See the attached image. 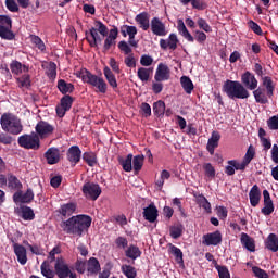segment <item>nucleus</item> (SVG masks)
Wrapping results in <instances>:
<instances>
[{
  "label": "nucleus",
  "instance_id": "obj_5",
  "mask_svg": "<svg viewBox=\"0 0 278 278\" xmlns=\"http://www.w3.org/2000/svg\"><path fill=\"white\" fill-rule=\"evenodd\" d=\"M177 29L178 34L185 38L187 42H194V40L199 45H205V41L207 40V35L203 33L202 30H193V36L190 34V30L186 27V24L184 23V20L177 21Z\"/></svg>",
  "mask_w": 278,
  "mask_h": 278
},
{
  "label": "nucleus",
  "instance_id": "obj_42",
  "mask_svg": "<svg viewBox=\"0 0 278 278\" xmlns=\"http://www.w3.org/2000/svg\"><path fill=\"white\" fill-rule=\"evenodd\" d=\"M12 27L0 25V38L3 40H14V33H12Z\"/></svg>",
  "mask_w": 278,
  "mask_h": 278
},
{
  "label": "nucleus",
  "instance_id": "obj_62",
  "mask_svg": "<svg viewBox=\"0 0 278 278\" xmlns=\"http://www.w3.org/2000/svg\"><path fill=\"white\" fill-rule=\"evenodd\" d=\"M14 142V138L12 136L8 135L7 132L0 134V144H12Z\"/></svg>",
  "mask_w": 278,
  "mask_h": 278
},
{
  "label": "nucleus",
  "instance_id": "obj_30",
  "mask_svg": "<svg viewBox=\"0 0 278 278\" xmlns=\"http://www.w3.org/2000/svg\"><path fill=\"white\" fill-rule=\"evenodd\" d=\"M125 256L129 260H138V257L142 256V251L136 244H130L124 250Z\"/></svg>",
  "mask_w": 278,
  "mask_h": 278
},
{
  "label": "nucleus",
  "instance_id": "obj_8",
  "mask_svg": "<svg viewBox=\"0 0 278 278\" xmlns=\"http://www.w3.org/2000/svg\"><path fill=\"white\" fill-rule=\"evenodd\" d=\"M17 144L22 147V149L38 151V149H40V137H38L36 132L22 135L17 139Z\"/></svg>",
  "mask_w": 278,
  "mask_h": 278
},
{
  "label": "nucleus",
  "instance_id": "obj_16",
  "mask_svg": "<svg viewBox=\"0 0 278 278\" xmlns=\"http://www.w3.org/2000/svg\"><path fill=\"white\" fill-rule=\"evenodd\" d=\"M155 81H168L170 79V68L164 63H160L154 75Z\"/></svg>",
  "mask_w": 278,
  "mask_h": 278
},
{
  "label": "nucleus",
  "instance_id": "obj_19",
  "mask_svg": "<svg viewBox=\"0 0 278 278\" xmlns=\"http://www.w3.org/2000/svg\"><path fill=\"white\" fill-rule=\"evenodd\" d=\"M151 15L148 12H141L136 15L135 21L139 24L140 29L143 31H149V27H151L150 20Z\"/></svg>",
  "mask_w": 278,
  "mask_h": 278
},
{
  "label": "nucleus",
  "instance_id": "obj_28",
  "mask_svg": "<svg viewBox=\"0 0 278 278\" xmlns=\"http://www.w3.org/2000/svg\"><path fill=\"white\" fill-rule=\"evenodd\" d=\"M87 271L89 275H98V273H101V263H99L97 257H90L87 261Z\"/></svg>",
  "mask_w": 278,
  "mask_h": 278
},
{
  "label": "nucleus",
  "instance_id": "obj_31",
  "mask_svg": "<svg viewBox=\"0 0 278 278\" xmlns=\"http://www.w3.org/2000/svg\"><path fill=\"white\" fill-rule=\"evenodd\" d=\"M262 84L267 92V97L269 99H273L275 94V83H273V78H270L269 76H263Z\"/></svg>",
  "mask_w": 278,
  "mask_h": 278
},
{
  "label": "nucleus",
  "instance_id": "obj_25",
  "mask_svg": "<svg viewBox=\"0 0 278 278\" xmlns=\"http://www.w3.org/2000/svg\"><path fill=\"white\" fill-rule=\"evenodd\" d=\"M103 75L109 84V86L113 89L116 90L118 88V81L116 80V75H114V72L108 66L103 68Z\"/></svg>",
  "mask_w": 278,
  "mask_h": 278
},
{
  "label": "nucleus",
  "instance_id": "obj_3",
  "mask_svg": "<svg viewBox=\"0 0 278 278\" xmlns=\"http://www.w3.org/2000/svg\"><path fill=\"white\" fill-rule=\"evenodd\" d=\"M79 77L84 84H88L94 88L96 92L105 94L108 92V83L101 76L92 74L90 71L83 68L80 70Z\"/></svg>",
  "mask_w": 278,
  "mask_h": 278
},
{
  "label": "nucleus",
  "instance_id": "obj_37",
  "mask_svg": "<svg viewBox=\"0 0 278 278\" xmlns=\"http://www.w3.org/2000/svg\"><path fill=\"white\" fill-rule=\"evenodd\" d=\"M121 34L124 38H136V35L138 34V28L136 26H129V25H123L121 27Z\"/></svg>",
  "mask_w": 278,
  "mask_h": 278
},
{
  "label": "nucleus",
  "instance_id": "obj_59",
  "mask_svg": "<svg viewBox=\"0 0 278 278\" xmlns=\"http://www.w3.org/2000/svg\"><path fill=\"white\" fill-rule=\"evenodd\" d=\"M117 47H118L119 51L125 53V55H129L132 51L131 47H129V43H127V41H125V40L119 41Z\"/></svg>",
  "mask_w": 278,
  "mask_h": 278
},
{
  "label": "nucleus",
  "instance_id": "obj_39",
  "mask_svg": "<svg viewBox=\"0 0 278 278\" xmlns=\"http://www.w3.org/2000/svg\"><path fill=\"white\" fill-rule=\"evenodd\" d=\"M152 74L153 68L139 67L137 71V77L140 81H149Z\"/></svg>",
  "mask_w": 278,
  "mask_h": 278
},
{
  "label": "nucleus",
  "instance_id": "obj_38",
  "mask_svg": "<svg viewBox=\"0 0 278 278\" xmlns=\"http://www.w3.org/2000/svg\"><path fill=\"white\" fill-rule=\"evenodd\" d=\"M40 270H41V275H43V277L46 278H55V269H51V265L49 264V262L43 261L41 266H40Z\"/></svg>",
  "mask_w": 278,
  "mask_h": 278
},
{
  "label": "nucleus",
  "instance_id": "obj_35",
  "mask_svg": "<svg viewBox=\"0 0 278 278\" xmlns=\"http://www.w3.org/2000/svg\"><path fill=\"white\" fill-rule=\"evenodd\" d=\"M186 228L182 226V224H175L169 227V236L173 238V240H177L184 236V230Z\"/></svg>",
  "mask_w": 278,
  "mask_h": 278
},
{
  "label": "nucleus",
  "instance_id": "obj_60",
  "mask_svg": "<svg viewBox=\"0 0 278 278\" xmlns=\"http://www.w3.org/2000/svg\"><path fill=\"white\" fill-rule=\"evenodd\" d=\"M252 273L257 278H268V273H266V270L260 268L258 266H253Z\"/></svg>",
  "mask_w": 278,
  "mask_h": 278
},
{
  "label": "nucleus",
  "instance_id": "obj_17",
  "mask_svg": "<svg viewBox=\"0 0 278 278\" xmlns=\"http://www.w3.org/2000/svg\"><path fill=\"white\" fill-rule=\"evenodd\" d=\"M151 31L154 36H166V25L160 21V17H153L151 20Z\"/></svg>",
  "mask_w": 278,
  "mask_h": 278
},
{
  "label": "nucleus",
  "instance_id": "obj_52",
  "mask_svg": "<svg viewBox=\"0 0 278 278\" xmlns=\"http://www.w3.org/2000/svg\"><path fill=\"white\" fill-rule=\"evenodd\" d=\"M17 84H20V88H29L31 86V77L29 74H24L17 78Z\"/></svg>",
  "mask_w": 278,
  "mask_h": 278
},
{
  "label": "nucleus",
  "instance_id": "obj_12",
  "mask_svg": "<svg viewBox=\"0 0 278 278\" xmlns=\"http://www.w3.org/2000/svg\"><path fill=\"white\" fill-rule=\"evenodd\" d=\"M177 45H179V38L175 33L169 34L167 40L160 39V47L161 49H163V51H166V49H170V51H175L177 49Z\"/></svg>",
  "mask_w": 278,
  "mask_h": 278
},
{
  "label": "nucleus",
  "instance_id": "obj_4",
  "mask_svg": "<svg viewBox=\"0 0 278 278\" xmlns=\"http://www.w3.org/2000/svg\"><path fill=\"white\" fill-rule=\"evenodd\" d=\"M0 125L3 131H8L13 136H18V134L23 131V124H21V119L12 113L2 114L0 118Z\"/></svg>",
  "mask_w": 278,
  "mask_h": 278
},
{
  "label": "nucleus",
  "instance_id": "obj_29",
  "mask_svg": "<svg viewBox=\"0 0 278 278\" xmlns=\"http://www.w3.org/2000/svg\"><path fill=\"white\" fill-rule=\"evenodd\" d=\"M58 89L61 92V94H71L75 92V85L72 83H66L64 79H59L58 80Z\"/></svg>",
  "mask_w": 278,
  "mask_h": 278
},
{
  "label": "nucleus",
  "instance_id": "obj_9",
  "mask_svg": "<svg viewBox=\"0 0 278 278\" xmlns=\"http://www.w3.org/2000/svg\"><path fill=\"white\" fill-rule=\"evenodd\" d=\"M81 192L86 199L97 201L99 197H101V186L94 182H85L81 188Z\"/></svg>",
  "mask_w": 278,
  "mask_h": 278
},
{
  "label": "nucleus",
  "instance_id": "obj_46",
  "mask_svg": "<svg viewBox=\"0 0 278 278\" xmlns=\"http://www.w3.org/2000/svg\"><path fill=\"white\" fill-rule=\"evenodd\" d=\"M83 160L88 166L92 167L97 164V154L94 152H85L83 154Z\"/></svg>",
  "mask_w": 278,
  "mask_h": 278
},
{
  "label": "nucleus",
  "instance_id": "obj_50",
  "mask_svg": "<svg viewBox=\"0 0 278 278\" xmlns=\"http://www.w3.org/2000/svg\"><path fill=\"white\" fill-rule=\"evenodd\" d=\"M254 159H255V148H253V146H249L247 153L243 156V162L250 165Z\"/></svg>",
  "mask_w": 278,
  "mask_h": 278
},
{
  "label": "nucleus",
  "instance_id": "obj_6",
  "mask_svg": "<svg viewBox=\"0 0 278 278\" xmlns=\"http://www.w3.org/2000/svg\"><path fill=\"white\" fill-rule=\"evenodd\" d=\"M94 25L97 28L91 27L89 29V33L86 31V40L88 41L89 46L92 48L99 47V42H101V37H99V34L101 36H108V26H105L103 22L96 21Z\"/></svg>",
  "mask_w": 278,
  "mask_h": 278
},
{
  "label": "nucleus",
  "instance_id": "obj_64",
  "mask_svg": "<svg viewBox=\"0 0 278 278\" xmlns=\"http://www.w3.org/2000/svg\"><path fill=\"white\" fill-rule=\"evenodd\" d=\"M267 125H268L269 129L277 130L278 129V115L271 116L267 121Z\"/></svg>",
  "mask_w": 278,
  "mask_h": 278
},
{
  "label": "nucleus",
  "instance_id": "obj_58",
  "mask_svg": "<svg viewBox=\"0 0 278 278\" xmlns=\"http://www.w3.org/2000/svg\"><path fill=\"white\" fill-rule=\"evenodd\" d=\"M166 179H170V172L163 169L161 172V178L159 180H156V186L159 188H163L164 187V181H166Z\"/></svg>",
  "mask_w": 278,
  "mask_h": 278
},
{
  "label": "nucleus",
  "instance_id": "obj_56",
  "mask_svg": "<svg viewBox=\"0 0 278 278\" xmlns=\"http://www.w3.org/2000/svg\"><path fill=\"white\" fill-rule=\"evenodd\" d=\"M215 268L218 273L219 278H231V274H229V269L227 268V266L216 265Z\"/></svg>",
  "mask_w": 278,
  "mask_h": 278
},
{
  "label": "nucleus",
  "instance_id": "obj_57",
  "mask_svg": "<svg viewBox=\"0 0 278 278\" xmlns=\"http://www.w3.org/2000/svg\"><path fill=\"white\" fill-rule=\"evenodd\" d=\"M264 216H270L275 212V204L273 202H264V207L261 210Z\"/></svg>",
  "mask_w": 278,
  "mask_h": 278
},
{
  "label": "nucleus",
  "instance_id": "obj_47",
  "mask_svg": "<svg viewBox=\"0 0 278 278\" xmlns=\"http://www.w3.org/2000/svg\"><path fill=\"white\" fill-rule=\"evenodd\" d=\"M74 101L75 99L72 96L65 94L63 98H61L60 106L64 108L68 112L71 108H73Z\"/></svg>",
  "mask_w": 278,
  "mask_h": 278
},
{
  "label": "nucleus",
  "instance_id": "obj_2",
  "mask_svg": "<svg viewBox=\"0 0 278 278\" xmlns=\"http://www.w3.org/2000/svg\"><path fill=\"white\" fill-rule=\"evenodd\" d=\"M92 226V217L86 214H79L70 217L68 219L62 218L60 227L64 233L68 236H77L81 238L84 233Z\"/></svg>",
  "mask_w": 278,
  "mask_h": 278
},
{
  "label": "nucleus",
  "instance_id": "obj_43",
  "mask_svg": "<svg viewBox=\"0 0 278 278\" xmlns=\"http://www.w3.org/2000/svg\"><path fill=\"white\" fill-rule=\"evenodd\" d=\"M169 251H170L172 255H174L177 264L184 265V252L181 251V249L177 248L176 245L170 244Z\"/></svg>",
  "mask_w": 278,
  "mask_h": 278
},
{
  "label": "nucleus",
  "instance_id": "obj_55",
  "mask_svg": "<svg viewBox=\"0 0 278 278\" xmlns=\"http://www.w3.org/2000/svg\"><path fill=\"white\" fill-rule=\"evenodd\" d=\"M203 170L210 179H214V177H216V168L212 166V163H204Z\"/></svg>",
  "mask_w": 278,
  "mask_h": 278
},
{
  "label": "nucleus",
  "instance_id": "obj_22",
  "mask_svg": "<svg viewBox=\"0 0 278 278\" xmlns=\"http://www.w3.org/2000/svg\"><path fill=\"white\" fill-rule=\"evenodd\" d=\"M76 210H77V204L70 202V203L61 205L60 208L56 210V212L63 218H67L68 216H73V214H75Z\"/></svg>",
  "mask_w": 278,
  "mask_h": 278
},
{
  "label": "nucleus",
  "instance_id": "obj_15",
  "mask_svg": "<svg viewBox=\"0 0 278 278\" xmlns=\"http://www.w3.org/2000/svg\"><path fill=\"white\" fill-rule=\"evenodd\" d=\"M142 214L144 220H148V223H155V220H157V216H160L157 206H155V203L153 202H151L147 207L143 208Z\"/></svg>",
  "mask_w": 278,
  "mask_h": 278
},
{
  "label": "nucleus",
  "instance_id": "obj_41",
  "mask_svg": "<svg viewBox=\"0 0 278 278\" xmlns=\"http://www.w3.org/2000/svg\"><path fill=\"white\" fill-rule=\"evenodd\" d=\"M166 112V103L162 100H159L153 103V113L155 116H164Z\"/></svg>",
  "mask_w": 278,
  "mask_h": 278
},
{
  "label": "nucleus",
  "instance_id": "obj_1",
  "mask_svg": "<svg viewBox=\"0 0 278 278\" xmlns=\"http://www.w3.org/2000/svg\"><path fill=\"white\" fill-rule=\"evenodd\" d=\"M257 84L258 81L257 78H255V75L247 71L241 75V83L227 79L224 83L222 90L232 101H236V99H249V97H251L249 90L257 89Z\"/></svg>",
  "mask_w": 278,
  "mask_h": 278
},
{
  "label": "nucleus",
  "instance_id": "obj_34",
  "mask_svg": "<svg viewBox=\"0 0 278 278\" xmlns=\"http://www.w3.org/2000/svg\"><path fill=\"white\" fill-rule=\"evenodd\" d=\"M193 197L197 198V203L200 207L205 210L207 214H212V204L210 203V201H207V198H205V195L194 193Z\"/></svg>",
  "mask_w": 278,
  "mask_h": 278
},
{
  "label": "nucleus",
  "instance_id": "obj_24",
  "mask_svg": "<svg viewBox=\"0 0 278 278\" xmlns=\"http://www.w3.org/2000/svg\"><path fill=\"white\" fill-rule=\"evenodd\" d=\"M219 141H220V132L213 131L206 144V149L211 155H214V151L216 148H218Z\"/></svg>",
  "mask_w": 278,
  "mask_h": 278
},
{
  "label": "nucleus",
  "instance_id": "obj_21",
  "mask_svg": "<svg viewBox=\"0 0 278 278\" xmlns=\"http://www.w3.org/2000/svg\"><path fill=\"white\" fill-rule=\"evenodd\" d=\"M250 205L252 207H257L260 205V201L262 199V191H260V187L254 185L249 192Z\"/></svg>",
  "mask_w": 278,
  "mask_h": 278
},
{
  "label": "nucleus",
  "instance_id": "obj_61",
  "mask_svg": "<svg viewBox=\"0 0 278 278\" xmlns=\"http://www.w3.org/2000/svg\"><path fill=\"white\" fill-rule=\"evenodd\" d=\"M112 47H116V40L110 37H106L104 39L103 52L106 53V51H110Z\"/></svg>",
  "mask_w": 278,
  "mask_h": 278
},
{
  "label": "nucleus",
  "instance_id": "obj_10",
  "mask_svg": "<svg viewBox=\"0 0 278 278\" xmlns=\"http://www.w3.org/2000/svg\"><path fill=\"white\" fill-rule=\"evenodd\" d=\"M202 240V244H205V247H218L223 242V233H220V230H216L203 235Z\"/></svg>",
  "mask_w": 278,
  "mask_h": 278
},
{
  "label": "nucleus",
  "instance_id": "obj_18",
  "mask_svg": "<svg viewBox=\"0 0 278 278\" xmlns=\"http://www.w3.org/2000/svg\"><path fill=\"white\" fill-rule=\"evenodd\" d=\"M43 157L47 160V164H50L51 166L58 164L60 162V149L55 147L49 148L45 152Z\"/></svg>",
  "mask_w": 278,
  "mask_h": 278
},
{
  "label": "nucleus",
  "instance_id": "obj_7",
  "mask_svg": "<svg viewBox=\"0 0 278 278\" xmlns=\"http://www.w3.org/2000/svg\"><path fill=\"white\" fill-rule=\"evenodd\" d=\"M54 270L56 273L58 278H77V273H75V267L68 265L64 257H56V262L54 263Z\"/></svg>",
  "mask_w": 278,
  "mask_h": 278
},
{
  "label": "nucleus",
  "instance_id": "obj_23",
  "mask_svg": "<svg viewBox=\"0 0 278 278\" xmlns=\"http://www.w3.org/2000/svg\"><path fill=\"white\" fill-rule=\"evenodd\" d=\"M253 97L256 103H260L261 105H266V103H268V91H266L265 88L258 87L257 89H254Z\"/></svg>",
  "mask_w": 278,
  "mask_h": 278
},
{
  "label": "nucleus",
  "instance_id": "obj_45",
  "mask_svg": "<svg viewBox=\"0 0 278 278\" xmlns=\"http://www.w3.org/2000/svg\"><path fill=\"white\" fill-rule=\"evenodd\" d=\"M122 273L127 278H136L138 273L136 271V267L131 265H122Z\"/></svg>",
  "mask_w": 278,
  "mask_h": 278
},
{
  "label": "nucleus",
  "instance_id": "obj_53",
  "mask_svg": "<svg viewBox=\"0 0 278 278\" xmlns=\"http://www.w3.org/2000/svg\"><path fill=\"white\" fill-rule=\"evenodd\" d=\"M47 75L49 79H55L58 77V65L51 61L48 66Z\"/></svg>",
  "mask_w": 278,
  "mask_h": 278
},
{
  "label": "nucleus",
  "instance_id": "obj_33",
  "mask_svg": "<svg viewBox=\"0 0 278 278\" xmlns=\"http://www.w3.org/2000/svg\"><path fill=\"white\" fill-rule=\"evenodd\" d=\"M11 72L13 75H21V73H29V65H23L18 61H12L10 64Z\"/></svg>",
  "mask_w": 278,
  "mask_h": 278
},
{
  "label": "nucleus",
  "instance_id": "obj_11",
  "mask_svg": "<svg viewBox=\"0 0 278 278\" xmlns=\"http://www.w3.org/2000/svg\"><path fill=\"white\" fill-rule=\"evenodd\" d=\"M35 131L38 135V138H49V136L55 131V127L49 124V122L40 121L36 125Z\"/></svg>",
  "mask_w": 278,
  "mask_h": 278
},
{
  "label": "nucleus",
  "instance_id": "obj_44",
  "mask_svg": "<svg viewBox=\"0 0 278 278\" xmlns=\"http://www.w3.org/2000/svg\"><path fill=\"white\" fill-rule=\"evenodd\" d=\"M21 212L23 220H34L36 218L34 210L29 206H21Z\"/></svg>",
  "mask_w": 278,
  "mask_h": 278
},
{
  "label": "nucleus",
  "instance_id": "obj_48",
  "mask_svg": "<svg viewBox=\"0 0 278 278\" xmlns=\"http://www.w3.org/2000/svg\"><path fill=\"white\" fill-rule=\"evenodd\" d=\"M114 242L116 249H121L122 251H125L129 247V241L127 240V237L119 236L115 239Z\"/></svg>",
  "mask_w": 278,
  "mask_h": 278
},
{
  "label": "nucleus",
  "instance_id": "obj_14",
  "mask_svg": "<svg viewBox=\"0 0 278 278\" xmlns=\"http://www.w3.org/2000/svg\"><path fill=\"white\" fill-rule=\"evenodd\" d=\"M14 203H31L34 201V190L28 188L25 193L23 191H16L13 194Z\"/></svg>",
  "mask_w": 278,
  "mask_h": 278
},
{
  "label": "nucleus",
  "instance_id": "obj_32",
  "mask_svg": "<svg viewBox=\"0 0 278 278\" xmlns=\"http://www.w3.org/2000/svg\"><path fill=\"white\" fill-rule=\"evenodd\" d=\"M132 160L134 154H128L126 157H118V163L122 165V168L125 170V173H131L134 170Z\"/></svg>",
  "mask_w": 278,
  "mask_h": 278
},
{
  "label": "nucleus",
  "instance_id": "obj_54",
  "mask_svg": "<svg viewBox=\"0 0 278 278\" xmlns=\"http://www.w3.org/2000/svg\"><path fill=\"white\" fill-rule=\"evenodd\" d=\"M30 41L37 47V49H39V51H45L47 49L45 41H42V39L36 35L30 36Z\"/></svg>",
  "mask_w": 278,
  "mask_h": 278
},
{
  "label": "nucleus",
  "instance_id": "obj_27",
  "mask_svg": "<svg viewBox=\"0 0 278 278\" xmlns=\"http://www.w3.org/2000/svg\"><path fill=\"white\" fill-rule=\"evenodd\" d=\"M241 244L250 253H255V239L251 238L247 232L241 233Z\"/></svg>",
  "mask_w": 278,
  "mask_h": 278
},
{
  "label": "nucleus",
  "instance_id": "obj_36",
  "mask_svg": "<svg viewBox=\"0 0 278 278\" xmlns=\"http://www.w3.org/2000/svg\"><path fill=\"white\" fill-rule=\"evenodd\" d=\"M180 85L185 90L186 94H192V90H194V84L192 83V79H190V77L182 76L180 78Z\"/></svg>",
  "mask_w": 278,
  "mask_h": 278
},
{
  "label": "nucleus",
  "instance_id": "obj_51",
  "mask_svg": "<svg viewBox=\"0 0 278 278\" xmlns=\"http://www.w3.org/2000/svg\"><path fill=\"white\" fill-rule=\"evenodd\" d=\"M227 164L235 166V170H241L242 173H244V170H247V166H249L248 163H245L243 160L241 163L238 162V160H229Z\"/></svg>",
  "mask_w": 278,
  "mask_h": 278
},
{
  "label": "nucleus",
  "instance_id": "obj_40",
  "mask_svg": "<svg viewBox=\"0 0 278 278\" xmlns=\"http://www.w3.org/2000/svg\"><path fill=\"white\" fill-rule=\"evenodd\" d=\"M142 166H144V155H136L132 157V168L135 170V175H138L142 170Z\"/></svg>",
  "mask_w": 278,
  "mask_h": 278
},
{
  "label": "nucleus",
  "instance_id": "obj_13",
  "mask_svg": "<svg viewBox=\"0 0 278 278\" xmlns=\"http://www.w3.org/2000/svg\"><path fill=\"white\" fill-rule=\"evenodd\" d=\"M66 157L72 166H77V164L81 162V149H79V146L70 147L66 153Z\"/></svg>",
  "mask_w": 278,
  "mask_h": 278
},
{
  "label": "nucleus",
  "instance_id": "obj_26",
  "mask_svg": "<svg viewBox=\"0 0 278 278\" xmlns=\"http://www.w3.org/2000/svg\"><path fill=\"white\" fill-rule=\"evenodd\" d=\"M7 184L9 190H17V192L23 190V182L13 174H8Z\"/></svg>",
  "mask_w": 278,
  "mask_h": 278
},
{
  "label": "nucleus",
  "instance_id": "obj_49",
  "mask_svg": "<svg viewBox=\"0 0 278 278\" xmlns=\"http://www.w3.org/2000/svg\"><path fill=\"white\" fill-rule=\"evenodd\" d=\"M197 25L199 29H202V31H205L206 34H212V26H210L205 18L199 17L197 21Z\"/></svg>",
  "mask_w": 278,
  "mask_h": 278
},
{
  "label": "nucleus",
  "instance_id": "obj_63",
  "mask_svg": "<svg viewBox=\"0 0 278 278\" xmlns=\"http://www.w3.org/2000/svg\"><path fill=\"white\" fill-rule=\"evenodd\" d=\"M112 270V263H106L103 270L99 274V278H109Z\"/></svg>",
  "mask_w": 278,
  "mask_h": 278
},
{
  "label": "nucleus",
  "instance_id": "obj_20",
  "mask_svg": "<svg viewBox=\"0 0 278 278\" xmlns=\"http://www.w3.org/2000/svg\"><path fill=\"white\" fill-rule=\"evenodd\" d=\"M13 249L17 257L18 264H21V266H25V264H27V249H25V247L18 243H15L13 245Z\"/></svg>",
  "mask_w": 278,
  "mask_h": 278
}]
</instances>
